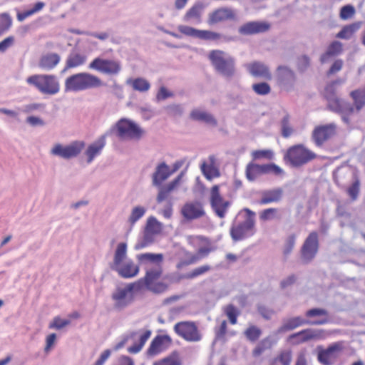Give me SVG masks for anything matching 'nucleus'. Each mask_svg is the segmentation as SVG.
Returning <instances> with one entry per match:
<instances>
[{"label":"nucleus","instance_id":"nucleus-56","mask_svg":"<svg viewBox=\"0 0 365 365\" xmlns=\"http://www.w3.org/2000/svg\"><path fill=\"white\" fill-rule=\"evenodd\" d=\"M360 192V180L358 178H356L355 180L352 184L347 188L346 192L350 197L352 201L356 200L358 198Z\"/></svg>","mask_w":365,"mask_h":365},{"label":"nucleus","instance_id":"nucleus-63","mask_svg":"<svg viewBox=\"0 0 365 365\" xmlns=\"http://www.w3.org/2000/svg\"><path fill=\"white\" fill-rule=\"evenodd\" d=\"M355 14V9L351 5H346L343 6L340 11V18L343 20L350 19Z\"/></svg>","mask_w":365,"mask_h":365},{"label":"nucleus","instance_id":"nucleus-7","mask_svg":"<svg viewBox=\"0 0 365 365\" xmlns=\"http://www.w3.org/2000/svg\"><path fill=\"white\" fill-rule=\"evenodd\" d=\"M173 329L177 335L187 341L197 342L202 339V334L194 322H178L175 324Z\"/></svg>","mask_w":365,"mask_h":365},{"label":"nucleus","instance_id":"nucleus-61","mask_svg":"<svg viewBox=\"0 0 365 365\" xmlns=\"http://www.w3.org/2000/svg\"><path fill=\"white\" fill-rule=\"evenodd\" d=\"M289 118L288 115L284 116L282 120V135L284 138L289 137L293 133V129L289 126Z\"/></svg>","mask_w":365,"mask_h":365},{"label":"nucleus","instance_id":"nucleus-16","mask_svg":"<svg viewBox=\"0 0 365 365\" xmlns=\"http://www.w3.org/2000/svg\"><path fill=\"white\" fill-rule=\"evenodd\" d=\"M319 249V239L317 232H312L304 242L301 253L302 259L307 263L316 256Z\"/></svg>","mask_w":365,"mask_h":365},{"label":"nucleus","instance_id":"nucleus-39","mask_svg":"<svg viewBox=\"0 0 365 365\" xmlns=\"http://www.w3.org/2000/svg\"><path fill=\"white\" fill-rule=\"evenodd\" d=\"M308 324L307 321L301 317H295L289 318L284 322L283 325L280 327V331H287L294 329L302 325Z\"/></svg>","mask_w":365,"mask_h":365},{"label":"nucleus","instance_id":"nucleus-8","mask_svg":"<svg viewBox=\"0 0 365 365\" xmlns=\"http://www.w3.org/2000/svg\"><path fill=\"white\" fill-rule=\"evenodd\" d=\"M163 224L155 217H149L147 220L143 240L135 247L136 249H143L151 245L155 237L162 232Z\"/></svg>","mask_w":365,"mask_h":365},{"label":"nucleus","instance_id":"nucleus-37","mask_svg":"<svg viewBox=\"0 0 365 365\" xmlns=\"http://www.w3.org/2000/svg\"><path fill=\"white\" fill-rule=\"evenodd\" d=\"M293 359V351L291 349H284L278 351L273 358V364L277 365H291Z\"/></svg>","mask_w":365,"mask_h":365},{"label":"nucleus","instance_id":"nucleus-13","mask_svg":"<svg viewBox=\"0 0 365 365\" xmlns=\"http://www.w3.org/2000/svg\"><path fill=\"white\" fill-rule=\"evenodd\" d=\"M336 125L334 123L316 126L312 133V138L315 145L322 147L324 143L336 135Z\"/></svg>","mask_w":365,"mask_h":365},{"label":"nucleus","instance_id":"nucleus-50","mask_svg":"<svg viewBox=\"0 0 365 365\" xmlns=\"http://www.w3.org/2000/svg\"><path fill=\"white\" fill-rule=\"evenodd\" d=\"M12 23V19L9 14H0V36L10 29Z\"/></svg>","mask_w":365,"mask_h":365},{"label":"nucleus","instance_id":"nucleus-34","mask_svg":"<svg viewBox=\"0 0 365 365\" xmlns=\"http://www.w3.org/2000/svg\"><path fill=\"white\" fill-rule=\"evenodd\" d=\"M204 9L205 6L202 3L195 4L186 11L183 16V20L186 22L195 21L197 24L201 23Z\"/></svg>","mask_w":365,"mask_h":365},{"label":"nucleus","instance_id":"nucleus-35","mask_svg":"<svg viewBox=\"0 0 365 365\" xmlns=\"http://www.w3.org/2000/svg\"><path fill=\"white\" fill-rule=\"evenodd\" d=\"M209 160L210 162V164H207L205 162L202 163L201 165V170L207 180H212L214 178H219L220 176V172L215 165V156L210 155Z\"/></svg>","mask_w":365,"mask_h":365},{"label":"nucleus","instance_id":"nucleus-10","mask_svg":"<svg viewBox=\"0 0 365 365\" xmlns=\"http://www.w3.org/2000/svg\"><path fill=\"white\" fill-rule=\"evenodd\" d=\"M317 360L322 365H332L344 349L342 341H337L330 344L327 349L319 346Z\"/></svg>","mask_w":365,"mask_h":365},{"label":"nucleus","instance_id":"nucleus-6","mask_svg":"<svg viewBox=\"0 0 365 365\" xmlns=\"http://www.w3.org/2000/svg\"><path fill=\"white\" fill-rule=\"evenodd\" d=\"M26 82L35 86L41 93L55 95L60 91V83L57 77L51 74H36L29 76Z\"/></svg>","mask_w":365,"mask_h":365},{"label":"nucleus","instance_id":"nucleus-4","mask_svg":"<svg viewBox=\"0 0 365 365\" xmlns=\"http://www.w3.org/2000/svg\"><path fill=\"white\" fill-rule=\"evenodd\" d=\"M317 158V153L303 144L290 146L284 155V160L294 168H300Z\"/></svg>","mask_w":365,"mask_h":365},{"label":"nucleus","instance_id":"nucleus-25","mask_svg":"<svg viewBox=\"0 0 365 365\" xmlns=\"http://www.w3.org/2000/svg\"><path fill=\"white\" fill-rule=\"evenodd\" d=\"M269 29L270 24L267 21H250L240 26L238 31L241 35L250 36L264 33Z\"/></svg>","mask_w":365,"mask_h":365},{"label":"nucleus","instance_id":"nucleus-44","mask_svg":"<svg viewBox=\"0 0 365 365\" xmlns=\"http://www.w3.org/2000/svg\"><path fill=\"white\" fill-rule=\"evenodd\" d=\"M45 6V4L43 2H37L34 4V7L31 9H28L26 11L22 12H18L16 15L17 20L19 21H23L26 18L34 15V14L40 11Z\"/></svg>","mask_w":365,"mask_h":365},{"label":"nucleus","instance_id":"nucleus-21","mask_svg":"<svg viewBox=\"0 0 365 365\" xmlns=\"http://www.w3.org/2000/svg\"><path fill=\"white\" fill-rule=\"evenodd\" d=\"M212 249L209 246L200 247L196 254L187 252L185 253L186 258L180 259L176 264L178 269H182L183 267L193 264L208 256Z\"/></svg>","mask_w":365,"mask_h":365},{"label":"nucleus","instance_id":"nucleus-32","mask_svg":"<svg viewBox=\"0 0 365 365\" xmlns=\"http://www.w3.org/2000/svg\"><path fill=\"white\" fill-rule=\"evenodd\" d=\"M250 73L255 77H259L266 80L272 79V74L269 68L262 63L253 62L247 66Z\"/></svg>","mask_w":365,"mask_h":365},{"label":"nucleus","instance_id":"nucleus-3","mask_svg":"<svg viewBox=\"0 0 365 365\" xmlns=\"http://www.w3.org/2000/svg\"><path fill=\"white\" fill-rule=\"evenodd\" d=\"M102 80L97 76L87 72L78 73L68 77L65 81L66 91L78 92L103 86Z\"/></svg>","mask_w":365,"mask_h":365},{"label":"nucleus","instance_id":"nucleus-62","mask_svg":"<svg viewBox=\"0 0 365 365\" xmlns=\"http://www.w3.org/2000/svg\"><path fill=\"white\" fill-rule=\"evenodd\" d=\"M70 324L68 319H62L59 317L53 318L52 322L50 323L49 329H61Z\"/></svg>","mask_w":365,"mask_h":365},{"label":"nucleus","instance_id":"nucleus-5","mask_svg":"<svg viewBox=\"0 0 365 365\" xmlns=\"http://www.w3.org/2000/svg\"><path fill=\"white\" fill-rule=\"evenodd\" d=\"M208 58L215 71L221 75L230 78L235 73V59L221 50H212L210 51Z\"/></svg>","mask_w":365,"mask_h":365},{"label":"nucleus","instance_id":"nucleus-27","mask_svg":"<svg viewBox=\"0 0 365 365\" xmlns=\"http://www.w3.org/2000/svg\"><path fill=\"white\" fill-rule=\"evenodd\" d=\"M171 339L168 335L156 336L148 349V354L155 356L160 353L171 344Z\"/></svg>","mask_w":365,"mask_h":365},{"label":"nucleus","instance_id":"nucleus-36","mask_svg":"<svg viewBox=\"0 0 365 365\" xmlns=\"http://www.w3.org/2000/svg\"><path fill=\"white\" fill-rule=\"evenodd\" d=\"M190 117L191 119L196 120L204 122L207 124L215 126L217 125V120L210 113L199 110L194 109L191 111L190 114Z\"/></svg>","mask_w":365,"mask_h":365},{"label":"nucleus","instance_id":"nucleus-41","mask_svg":"<svg viewBox=\"0 0 365 365\" xmlns=\"http://www.w3.org/2000/svg\"><path fill=\"white\" fill-rule=\"evenodd\" d=\"M261 221L266 222L273 220H280L281 215L279 209L277 207H269L262 210L259 214Z\"/></svg>","mask_w":365,"mask_h":365},{"label":"nucleus","instance_id":"nucleus-55","mask_svg":"<svg viewBox=\"0 0 365 365\" xmlns=\"http://www.w3.org/2000/svg\"><path fill=\"white\" fill-rule=\"evenodd\" d=\"M145 209L141 206H136L133 208L128 222L133 225L139 219H140L145 213Z\"/></svg>","mask_w":365,"mask_h":365},{"label":"nucleus","instance_id":"nucleus-14","mask_svg":"<svg viewBox=\"0 0 365 365\" xmlns=\"http://www.w3.org/2000/svg\"><path fill=\"white\" fill-rule=\"evenodd\" d=\"M210 201L212 208L216 215L223 218L230 205V202L223 199L220 192V185H215L210 189Z\"/></svg>","mask_w":365,"mask_h":365},{"label":"nucleus","instance_id":"nucleus-60","mask_svg":"<svg viewBox=\"0 0 365 365\" xmlns=\"http://www.w3.org/2000/svg\"><path fill=\"white\" fill-rule=\"evenodd\" d=\"M268 340L264 339L262 340L252 350V356L258 357L261 356L267 349H269L271 345L268 344Z\"/></svg>","mask_w":365,"mask_h":365},{"label":"nucleus","instance_id":"nucleus-26","mask_svg":"<svg viewBox=\"0 0 365 365\" xmlns=\"http://www.w3.org/2000/svg\"><path fill=\"white\" fill-rule=\"evenodd\" d=\"M181 212L187 220L200 218L205 215L202 205L197 201L185 203L182 208Z\"/></svg>","mask_w":365,"mask_h":365},{"label":"nucleus","instance_id":"nucleus-47","mask_svg":"<svg viewBox=\"0 0 365 365\" xmlns=\"http://www.w3.org/2000/svg\"><path fill=\"white\" fill-rule=\"evenodd\" d=\"M296 237V235L292 233L284 240L282 252L285 257H287L292 252L295 245Z\"/></svg>","mask_w":365,"mask_h":365},{"label":"nucleus","instance_id":"nucleus-48","mask_svg":"<svg viewBox=\"0 0 365 365\" xmlns=\"http://www.w3.org/2000/svg\"><path fill=\"white\" fill-rule=\"evenodd\" d=\"M245 337L250 341H256L262 334V330L255 325H250L244 331Z\"/></svg>","mask_w":365,"mask_h":365},{"label":"nucleus","instance_id":"nucleus-40","mask_svg":"<svg viewBox=\"0 0 365 365\" xmlns=\"http://www.w3.org/2000/svg\"><path fill=\"white\" fill-rule=\"evenodd\" d=\"M342 51V43L339 41H333L329 44L327 51L322 55L321 62L325 63L330 57L336 56Z\"/></svg>","mask_w":365,"mask_h":365},{"label":"nucleus","instance_id":"nucleus-28","mask_svg":"<svg viewBox=\"0 0 365 365\" xmlns=\"http://www.w3.org/2000/svg\"><path fill=\"white\" fill-rule=\"evenodd\" d=\"M61 56L57 53L48 52L41 56L38 67L43 71L53 70L59 63Z\"/></svg>","mask_w":365,"mask_h":365},{"label":"nucleus","instance_id":"nucleus-12","mask_svg":"<svg viewBox=\"0 0 365 365\" xmlns=\"http://www.w3.org/2000/svg\"><path fill=\"white\" fill-rule=\"evenodd\" d=\"M88 68L107 75H116L120 71L121 66L118 61L97 57L89 63Z\"/></svg>","mask_w":365,"mask_h":365},{"label":"nucleus","instance_id":"nucleus-15","mask_svg":"<svg viewBox=\"0 0 365 365\" xmlns=\"http://www.w3.org/2000/svg\"><path fill=\"white\" fill-rule=\"evenodd\" d=\"M85 147L83 141H73L71 144L63 146L61 144H56L51 149V154L59 156L65 159H69L76 157Z\"/></svg>","mask_w":365,"mask_h":365},{"label":"nucleus","instance_id":"nucleus-17","mask_svg":"<svg viewBox=\"0 0 365 365\" xmlns=\"http://www.w3.org/2000/svg\"><path fill=\"white\" fill-rule=\"evenodd\" d=\"M327 102L328 108L331 110L341 114L342 120L346 123H349L348 116L353 114L354 111V108L351 103L344 101L338 97L330 98Z\"/></svg>","mask_w":365,"mask_h":365},{"label":"nucleus","instance_id":"nucleus-24","mask_svg":"<svg viewBox=\"0 0 365 365\" xmlns=\"http://www.w3.org/2000/svg\"><path fill=\"white\" fill-rule=\"evenodd\" d=\"M277 71L278 84L286 91L290 90L296 81L294 71L284 66H278Z\"/></svg>","mask_w":365,"mask_h":365},{"label":"nucleus","instance_id":"nucleus-29","mask_svg":"<svg viewBox=\"0 0 365 365\" xmlns=\"http://www.w3.org/2000/svg\"><path fill=\"white\" fill-rule=\"evenodd\" d=\"M282 197L283 190L281 187L264 190L261 192L258 203L261 205L277 203L281 201Z\"/></svg>","mask_w":365,"mask_h":365},{"label":"nucleus","instance_id":"nucleus-18","mask_svg":"<svg viewBox=\"0 0 365 365\" xmlns=\"http://www.w3.org/2000/svg\"><path fill=\"white\" fill-rule=\"evenodd\" d=\"M236 12L230 7H220L208 14L207 24L215 25L227 21H233L236 19Z\"/></svg>","mask_w":365,"mask_h":365},{"label":"nucleus","instance_id":"nucleus-49","mask_svg":"<svg viewBox=\"0 0 365 365\" xmlns=\"http://www.w3.org/2000/svg\"><path fill=\"white\" fill-rule=\"evenodd\" d=\"M180 359L177 353H173L168 356L156 361L153 365H181Z\"/></svg>","mask_w":365,"mask_h":365},{"label":"nucleus","instance_id":"nucleus-11","mask_svg":"<svg viewBox=\"0 0 365 365\" xmlns=\"http://www.w3.org/2000/svg\"><path fill=\"white\" fill-rule=\"evenodd\" d=\"M282 173V169L273 163L258 165L250 163L247 165L245 169L246 177L250 181H254L257 178L263 174L273 173L276 175H279Z\"/></svg>","mask_w":365,"mask_h":365},{"label":"nucleus","instance_id":"nucleus-57","mask_svg":"<svg viewBox=\"0 0 365 365\" xmlns=\"http://www.w3.org/2000/svg\"><path fill=\"white\" fill-rule=\"evenodd\" d=\"M252 88L256 94L259 96H265L271 92L270 86L265 82L254 83Z\"/></svg>","mask_w":365,"mask_h":365},{"label":"nucleus","instance_id":"nucleus-23","mask_svg":"<svg viewBox=\"0 0 365 365\" xmlns=\"http://www.w3.org/2000/svg\"><path fill=\"white\" fill-rule=\"evenodd\" d=\"M309 325H324L329 322V312L323 308H312L305 313Z\"/></svg>","mask_w":365,"mask_h":365},{"label":"nucleus","instance_id":"nucleus-64","mask_svg":"<svg viewBox=\"0 0 365 365\" xmlns=\"http://www.w3.org/2000/svg\"><path fill=\"white\" fill-rule=\"evenodd\" d=\"M15 43V37L9 36L0 42V52L4 53L9 48L11 47Z\"/></svg>","mask_w":365,"mask_h":365},{"label":"nucleus","instance_id":"nucleus-42","mask_svg":"<svg viewBox=\"0 0 365 365\" xmlns=\"http://www.w3.org/2000/svg\"><path fill=\"white\" fill-rule=\"evenodd\" d=\"M151 335V331L150 330L145 331L140 336L139 341L137 343H135L133 345L128 347V351L131 354H137L138 353L144 346L145 344L150 338Z\"/></svg>","mask_w":365,"mask_h":365},{"label":"nucleus","instance_id":"nucleus-19","mask_svg":"<svg viewBox=\"0 0 365 365\" xmlns=\"http://www.w3.org/2000/svg\"><path fill=\"white\" fill-rule=\"evenodd\" d=\"M254 227L255 220L246 219L244 222L231 228V237L235 241L242 240L254 234Z\"/></svg>","mask_w":365,"mask_h":365},{"label":"nucleus","instance_id":"nucleus-22","mask_svg":"<svg viewBox=\"0 0 365 365\" xmlns=\"http://www.w3.org/2000/svg\"><path fill=\"white\" fill-rule=\"evenodd\" d=\"M135 284H128L125 288H118L112 294L117 307H123L128 305L133 299L132 292Z\"/></svg>","mask_w":365,"mask_h":365},{"label":"nucleus","instance_id":"nucleus-20","mask_svg":"<svg viewBox=\"0 0 365 365\" xmlns=\"http://www.w3.org/2000/svg\"><path fill=\"white\" fill-rule=\"evenodd\" d=\"M324 338V330L305 329L297 333L292 334L289 339L295 340V344H302L310 340L322 339Z\"/></svg>","mask_w":365,"mask_h":365},{"label":"nucleus","instance_id":"nucleus-58","mask_svg":"<svg viewBox=\"0 0 365 365\" xmlns=\"http://www.w3.org/2000/svg\"><path fill=\"white\" fill-rule=\"evenodd\" d=\"M225 313L228 317L230 322L232 324H237V317L240 314V312L232 304H229L225 308Z\"/></svg>","mask_w":365,"mask_h":365},{"label":"nucleus","instance_id":"nucleus-1","mask_svg":"<svg viewBox=\"0 0 365 365\" xmlns=\"http://www.w3.org/2000/svg\"><path fill=\"white\" fill-rule=\"evenodd\" d=\"M139 263L144 266L145 275L141 279L146 288L153 293L162 294L169 289V284L165 281L163 262V255L161 253H143L137 255Z\"/></svg>","mask_w":365,"mask_h":365},{"label":"nucleus","instance_id":"nucleus-53","mask_svg":"<svg viewBox=\"0 0 365 365\" xmlns=\"http://www.w3.org/2000/svg\"><path fill=\"white\" fill-rule=\"evenodd\" d=\"M251 156L254 160L267 159L271 160L274 156L273 151L269 149L255 150L251 153Z\"/></svg>","mask_w":365,"mask_h":365},{"label":"nucleus","instance_id":"nucleus-9","mask_svg":"<svg viewBox=\"0 0 365 365\" xmlns=\"http://www.w3.org/2000/svg\"><path fill=\"white\" fill-rule=\"evenodd\" d=\"M117 135L122 139H140L143 130L134 122L128 119H120L115 125Z\"/></svg>","mask_w":365,"mask_h":365},{"label":"nucleus","instance_id":"nucleus-30","mask_svg":"<svg viewBox=\"0 0 365 365\" xmlns=\"http://www.w3.org/2000/svg\"><path fill=\"white\" fill-rule=\"evenodd\" d=\"M180 163H175L174 170L170 171L169 167L165 163H160L156 168L155 172L153 176V182L155 185H160L163 181H165L168 177L176 170H178Z\"/></svg>","mask_w":365,"mask_h":365},{"label":"nucleus","instance_id":"nucleus-31","mask_svg":"<svg viewBox=\"0 0 365 365\" xmlns=\"http://www.w3.org/2000/svg\"><path fill=\"white\" fill-rule=\"evenodd\" d=\"M86 61L87 56L86 54L77 51H73L68 54L66 60L63 70L67 71L82 66L86 63Z\"/></svg>","mask_w":365,"mask_h":365},{"label":"nucleus","instance_id":"nucleus-2","mask_svg":"<svg viewBox=\"0 0 365 365\" xmlns=\"http://www.w3.org/2000/svg\"><path fill=\"white\" fill-rule=\"evenodd\" d=\"M126 257L127 244L120 242L115 251L113 262L110 267L123 278H132L138 274L139 267L132 260H128L123 263Z\"/></svg>","mask_w":365,"mask_h":365},{"label":"nucleus","instance_id":"nucleus-45","mask_svg":"<svg viewBox=\"0 0 365 365\" xmlns=\"http://www.w3.org/2000/svg\"><path fill=\"white\" fill-rule=\"evenodd\" d=\"M211 269V266L209 264H204L193 269L192 271L187 272L183 276V278L187 279H192L203 275Z\"/></svg>","mask_w":365,"mask_h":365},{"label":"nucleus","instance_id":"nucleus-43","mask_svg":"<svg viewBox=\"0 0 365 365\" xmlns=\"http://www.w3.org/2000/svg\"><path fill=\"white\" fill-rule=\"evenodd\" d=\"M128 83L132 86L133 90L142 93L148 91L150 88V83L143 78L130 79Z\"/></svg>","mask_w":365,"mask_h":365},{"label":"nucleus","instance_id":"nucleus-46","mask_svg":"<svg viewBox=\"0 0 365 365\" xmlns=\"http://www.w3.org/2000/svg\"><path fill=\"white\" fill-rule=\"evenodd\" d=\"M350 95L354 100L356 110L359 111L365 106L364 92L360 90H355L351 91Z\"/></svg>","mask_w":365,"mask_h":365},{"label":"nucleus","instance_id":"nucleus-51","mask_svg":"<svg viewBox=\"0 0 365 365\" xmlns=\"http://www.w3.org/2000/svg\"><path fill=\"white\" fill-rule=\"evenodd\" d=\"M359 26L355 24H350L342 28V29L336 34V38L342 39L350 38L356 31Z\"/></svg>","mask_w":365,"mask_h":365},{"label":"nucleus","instance_id":"nucleus-54","mask_svg":"<svg viewBox=\"0 0 365 365\" xmlns=\"http://www.w3.org/2000/svg\"><path fill=\"white\" fill-rule=\"evenodd\" d=\"M341 80H336L327 84L324 88V96L327 101L336 97V85L341 83Z\"/></svg>","mask_w":365,"mask_h":365},{"label":"nucleus","instance_id":"nucleus-33","mask_svg":"<svg viewBox=\"0 0 365 365\" xmlns=\"http://www.w3.org/2000/svg\"><path fill=\"white\" fill-rule=\"evenodd\" d=\"M105 145L106 138L104 135L89 145L85 152V155L87 156V162L88 163H91L97 155H100Z\"/></svg>","mask_w":365,"mask_h":365},{"label":"nucleus","instance_id":"nucleus-52","mask_svg":"<svg viewBox=\"0 0 365 365\" xmlns=\"http://www.w3.org/2000/svg\"><path fill=\"white\" fill-rule=\"evenodd\" d=\"M222 35L217 32L209 30H199L197 38L207 41L220 40Z\"/></svg>","mask_w":365,"mask_h":365},{"label":"nucleus","instance_id":"nucleus-59","mask_svg":"<svg viewBox=\"0 0 365 365\" xmlns=\"http://www.w3.org/2000/svg\"><path fill=\"white\" fill-rule=\"evenodd\" d=\"M179 32L186 36L197 38L198 36V29L192 28L189 26L180 25L178 26Z\"/></svg>","mask_w":365,"mask_h":365},{"label":"nucleus","instance_id":"nucleus-38","mask_svg":"<svg viewBox=\"0 0 365 365\" xmlns=\"http://www.w3.org/2000/svg\"><path fill=\"white\" fill-rule=\"evenodd\" d=\"M180 179L181 176L179 175L165 186L160 187L158 195L157 196L158 202H161L169 197L170 193L180 183Z\"/></svg>","mask_w":365,"mask_h":365}]
</instances>
